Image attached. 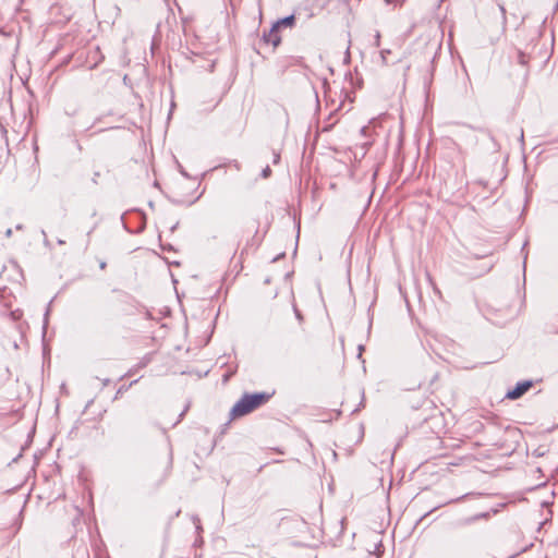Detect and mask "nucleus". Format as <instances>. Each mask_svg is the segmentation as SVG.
<instances>
[{
  "mask_svg": "<svg viewBox=\"0 0 558 558\" xmlns=\"http://www.w3.org/2000/svg\"><path fill=\"white\" fill-rule=\"evenodd\" d=\"M271 398L268 392H255L245 393L242 398L232 407L231 416L233 418L242 417L257 410L262 405L266 404Z\"/></svg>",
  "mask_w": 558,
  "mask_h": 558,
  "instance_id": "obj_1",
  "label": "nucleus"
},
{
  "mask_svg": "<svg viewBox=\"0 0 558 558\" xmlns=\"http://www.w3.org/2000/svg\"><path fill=\"white\" fill-rule=\"evenodd\" d=\"M532 387L531 381H522L517 384V386L509 390L506 395L507 399L515 400L522 397L530 388Z\"/></svg>",
  "mask_w": 558,
  "mask_h": 558,
  "instance_id": "obj_2",
  "label": "nucleus"
},
{
  "mask_svg": "<svg viewBox=\"0 0 558 558\" xmlns=\"http://www.w3.org/2000/svg\"><path fill=\"white\" fill-rule=\"evenodd\" d=\"M294 25V16L290 15L277 22L275 27L271 29L269 34V40H272L274 46H277L279 39L277 38V28L279 26L292 27Z\"/></svg>",
  "mask_w": 558,
  "mask_h": 558,
  "instance_id": "obj_3",
  "label": "nucleus"
},
{
  "mask_svg": "<svg viewBox=\"0 0 558 558\" xmlns=\"http://www.w3.org/2000/svg\"><path fill=\"white\" fill-rule=\"evenodd\" d=\"M271 170L269 167H267L265 170H264V177L267 178L269 174H270Z\"/></svg>",
  "mask_w": 558,
  "mask_h": 558,
  "instance_id": "obj_4",
  "label": "nucleus"
}]
</instances>
